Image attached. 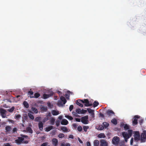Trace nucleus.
I'll return each mask as SVG.
<instances>
[{
  "mask_svg": "<svg viewBox=\"0 0 146 146\" xmlns=\"http://www.w3.org/2000/svg\"><path fill=\"white\" fill-rule=\"evenodd\" d=\"M133 132V131L132 130L129 129L128 130V133L127 132L125 131L122 132V135L124 137L125 142H127L128 139L131 136Z\"/></svg>",
  "mask_w": 146,
  "mask_h": 146,
  "instance_id": "f257e3e1",
  "label": "nucleus"
},
{
  "mask_svg": "<svg viewBox=\"0 0 146 146\" xmlns=\"http://www.w3.org/2000/svg\"><path fill=\"white\" fill-rule=\"evenodd\" d=\"M88 115H86L81 118V121L82 123L84 124H88L89 123V121L88 120Z\"/></svg>",
  "mask_w": 146,
  "mask_h": 146,
  "instance_id": "f03ea898",
  "label": "nucleus"
},
{
  "mask_svg": "<svg viewBox=\"0 0 146 146\" xmlns=\"http://www.w3.org/2000/svg\"><path fill=\"white\" fill-rule=\"evenodd\" d=\"M119 138L117 136L113 137L112 140V143L114 145H117L119 142Z\"/></svg>",
  "mask_w": 146,
  "mask_h": 146,
  "instance_id": "7ed1b4c3",
  "label": "nucleus"
},
{
  "mask_svg": "<svg viewBox=\"0 0 146 146\" xmlns=\"http://www.w3.org/2000/svg\"><path fill=\"white\" fill-rule=\"evenodd\" d=\"M141 140L143 142H145L146 140V131H143L141 135Z\"/></svg>",
  "mask_w": 146,
  "mask_h": 146,
  "instance_id": "20e7f679",
  "label": "nucleus"
},
{
  "mask_svg": "<svg viewBox=\"0 0 146 146\" xmlns=\"http://www.w3.org/2000/svg\"><path fill=\"white\" fill-rule=\"evenodd\" d=\"M82 103L85 104L84 106L86 107L91 106L92 105V104L89 103V101L87 99H84V100H82Z\"/></svg>",
  "mask_w": 146,
  "mask_h": 146,
  "instance_id": "39448f33",
  "label": "nucleus"
},
{
  "mask_svg": "<svg viewBox=\"0 0 146 146\" xmlns=\"http://www.w3.org/2000/svg\"><path fill=\"white\" fill-rule=\"evenodd\" d=\"M140 139V135L139 132L135 131L134 133V140L136 141H138Z\"/></svg>",
  "mask_w": 146,
  "mask_h": 146,
  "instance_id": "423d86ee",
  "label": "nucleus"
},
{
  "mask_svg": "<svg viewBox=\"0 0 146 146\" xmlns=\"http://www.w3.org/2000/svg\"><path fill=\"white\" fill-rule=\"evenodd\" d=\"M23 140H24L23 138L21 137H18L17 139L15 140V142L17 145H19L22 143Z\"/></svg>",
  "mask_w": 146,
  "mask_h": 146,
  "instance_id": "0eeeda50",
  "label": "nucleus"
},
{
  "mask_svg": "<svg viewBox=\"0 0 146 146\" xmlns=\"http://www.w3.org/2000/svg\"><path fill=\"white\" fill-rule=\"evenodd\" d=\"M140 116L138 115H135L134 116L133 120L132 121L133 124L134 125H136L137 124V119L139 118Z\"/></svg>",
  "mask_w": 146,
  "mask_h": 146,
  "instance_id": "6e6552de",
  "label": "nucleus"
},
{
  "mask_svg": "<svg viewBox=\"0 0 146 146\" xmlns=\"http://www.w3.org/2000/svg\"><path fill=\"white\" fill-rule=\"evenodd\" d=\"M52 143L54 146H57L58 145V141L56 138H53L52 140Z\"/></svg>",
  "mask_w": 146,
  "mask_h": 146,
  "instance_id": "1a4fd4ad",
  "label": "nucleus"
},
{
  "mask_svg": "<svg viewBox=\"0 0 146 146\" xmlns=\"http://www.w3.org/2000/svg\"><path fill=\"white\" fill-rule=\"evenodd\" d=\"M101 144L100 146H108V144L107 142L104 139H101L100 141Z\"/></svg>",
  "mask_w": 146,
  "mask_h": 146,
  "instance_id": "9d476101",
  "label": "nucleus"
},
{
  "mask_svg": "<svg viewBox=\"0 0 146 146\" xmlns=\"http://www.w3.org/2000/svg\"><path fill=\"white\" fill-rule=\"evenodd\" d=\"M6 111L5 110L3 109H1L0 110V112L3 118H5L6 117L5 113Z\"/></svg>",
  "mask_w": 146,
  "mask_h": 146,
  "instance_id": "9b49d317",
  "label": "nucleus"
},
{
  "mask_svg": "<svg viewBox=\"0 0 146 146\" xmlns=\"http://www.w3.org/2000/svg\"><path fill=\"white\" fill-rule=\"evenodd\" d=\"M106 114L109 116H112L114 115L115 113L114 112L111 110H108L106 111Z\"/></svg>",
  "mask_w": 146,
  "mask_h": 146,
  "instance_id": "f8f14e48",
  "label": "nucleus"
},
{
  "mask_svg": "<svg viewBox=\"0 0 146 146\" xmlns=\"http://www.w3.org/2000/svg\"><path fill=\"white\" fill-rule=\"evenodd\" d=\"M53 94L52 92H51L50 94H44L43 95V98L44 99L48 98L50 96H52L53 95Z\"/></svg>",
  "mask_w": 146,
  "mask_h": 146,
  "instance_id": "ddd939ff",
  "label": "nucleus"
},
{
  "mask_svg": "<svg viewBox=\"0 0 146 146\" xmlns=\"http://www.w3.org/2000/svg\"><path fill=\"white\" fill-rule=\"evenodd\" d=\"M38 127L40 131H42L43 129V124L42 121H40L38 123Z\"/></svg>",
  "mask_w": 146,
  "mask_h": 146,
  "instance_id": "4468645a",
  "label": "nucleus"
},
{
  "mask_svg": "<svg viewBox=\"0 0 146 146\" xmlns=\"http://www.w3.org/2000/svg\"><path fill=\"white\" fill-rule=\"evenodd\" d=\"M40 96V94L38 93H36L35 94L34 96H29L30 98H37Z\"/></svg>",
  "mask_w": 146,
  "mask_h": 146,
  "instance_id": "2eb2a0df",
  "label": "nucleus"
},
{
  "mask_svg": "<svg viewBox=\"0 0 146 146\" xmlns=\"http://www.w3.org/2000/svg\"><path fill=\"white\" fill-rule=\"evenodd\" d=\"M82 100L81 99H79L76 100V104L82 107H83V104L81 103L82 102Z\"/></svg>",
  "mask_w": 146,
  "mask_h": 146,
  "instance_id": "dca6fc26",
  "label": "nucleus"
},
{
  "mask_svg": "<svg viewBox=\"0 0 146 146\" xmlns=\"http://www.w3.org/2000/svg\"><path fill=\"white\" fill-rule=\"evenodd\" d=\"M68 123V121L65 119L62 120L61 121V123L62 125H66Z\"/></svg>",
  "mask_w": 146,
  "mask_h": 146,
  "instance_id": "f3484780",
  "label": "nucleus"
},
{
  "mask_svg": "<svg viewBox=\"0 0 146 146\" xmlns=\"http://www.w3.org/2000/svg\"><path fill=\"white\" fill-rule=\"evenodd\" d=\"M51 113L53 115H56L60 113L59 111L54 110H52Z\"/></svg>",
  "mask_w": 146,
  "mask_h": 146,
  "instance_id": "a211bd4d",
  "label": "nucleus"
},
{
  "mask_svg": "<svg viewBox=\"0 0 146 146\" xmlns=\"http://www.w3.org/2000/svg\"><path fill=\"white\" fill-rule=\"evenodd\" d=\"M12 129L11 127L9 125L7 126L5 128L6 132L9 133Z\"/></svg>",
  "mask_w": 146,
  "mask_h": 146,
  "instance_id": "6ab92c4d",
  "label": "nucleus"
},
{
  "mask_svg": "<svg viewBox=\"0 0 146 146\" xmlns=\"http://www.w3.org/2000/svg\"><path fill=\"white\" fill-rule=\"evenodd\" d=\"M60 98L61 101L63 102V104H65L66 102L67 101L64 97L62 96L60 97Z\"/></svg>",
  "mask_w": 146,
  "mask_h": 146,
  "instance_id": "aec40b11",
  "label": "nucleus"
},
{
  "mask_svg": "<svg viewBox=\"0 0 146 146\" xmlns=\"http://www.w3.org/2000/svg\"><path fill=\"white\" fill-rule=\"evenodd\" d=\"M26 130L28 132L32 134L33 133V131L31 129V128L30 127H27Z\"/></svg>",
  "mask_w": 146,
  "mask_h": 146,
  "instance_id": "412c9836",
  "label": "nucleus"
},
{
  "mask_svg": "<svg viewBox=\"0 0 146 146\" xmlns=\"http://www.w3.org/2000/svg\"><path fill=\"white\" fill-rule=\"evenodd\" d=\"M70 92L69 91H68L67 92V93L65 95V96L66 98L68 100L69 99L70 97Z\"/></svg>",
  "mask_w": 146,
  "mask_h": 146,
  "instance_id": "4be33fe9",
  "label": "nucleus"
},
{
  "mask_svg": "<svg viewBox=\"0 0 146 146\" xmlns=\"http://www.w3.org/2000/svg\"><path fill=\"white\" fill-rule=\"evenodd\" d=\"M61 130L65 132L68 131V130L67 128L65 126L62 127L60 128Z\"/></svg>",
  "mask_w": 146,
  "mask_h": 146,
  "instance_id": "5701e85b",
  "label": "nucleus"
},
{
  "mask_svg": "<svg viewBox=\"0 0 146 146\" xmlns=\"http://www.w3.org/2000/svg\"><path fill=\"white\" fill-rule=\"evenodd\" d=\"M53 127L52 126H50L46 128L45 131L47 132L50 131L51 130L53 129Z\"/></svg>",
  "mask_w": 146,
  "mask_h": 146,
  "instance_id": "b1692460",
  "label": "nucleus"
},
{
  "mask_svg": "<svg viewBox=\"0 0 146 146\" xmlns=\"http://www.w3.org/2000/svg\"><path fill=\"white\" fill-rule=\"evenodd\" d=\"M98 137L100 138H104L106 137V136L104 133H101L98 135Z\"/></svg>",
  "mask_w": 146,
  "mask_h": 146,
  "instance_id": "393cba45",
  "label": "nucleus"
},
{
  "mask_svg": "<svg viewBox=\"0 0 146 146\" xmlns=\"http://www.w3.org/2000/svg\"><path fill=\"white\" fill-rule=\"evenodd\" d=\"M94 146H98L99 145V141L97 140H95L94 142Z\"/></svg>",
  "mask_w": 146,
  "mask_h": 146,
  "instance_id": "a878e982",
  "label": "nucleus"
},
{
  "mask_svg": "<svg viewBox=\"0 0 146 146\" xmlns=\"http://www.w3.org/2000/svg\"><path fill=\"white\" fill-rule=\"evenodd\" d=\"M23 104L26 108H27L29 107V104L27 102L24 101L23 102Z\"/></svg>",
  "mask_w": 146,
  "mask_h": 146,
  "instance_id": "bb28decb",
  "label": "nucleus"
},
{
  "mask_svg": "<svg viewBox=\"0 0 146 146\" xmlns=\"http://www.w3.org/2000/svg\"><path fill=\"white\" fill-rule=\"evenodd\" d=\"M102 124L104 127L105 128L108 127L109 125V124L106 122H104Z\"/></svg>",
  "mask_w": 146,
  "mask_h": 146,
  "instance_id": "cd10ccee",
  "label": "nucleus"
},
{
  "mask_svg": "<svg viewBox=\"0 0 146 146\" xmlns=\"http://www.w3.org/2000/svg\"><path fill=\"white\" fill-rule=\"evenodd\" d=\"M111 122L115 125H117V120L115 118L112 119L111 120Z\"/></svg>",
  "mask_w": 146,
  "mask_h": 146,
  "instance_id": "c85d7f7f",
  "label": "nucleus"
},
{
  "mask_svg": "<svg viewBox=\"0 0 146 146\" xmlns=\"http://www.w3.org/2000/svg\"><path fill=\"white\" fill-rule=\"evenodd\" d=\"M31 110L35 113H38V111L37 109L35 108L32 107Z\"/></svg>",
  "mask_w": 146,
  "mask_h": 146,
  "instance_id": "c756f323",
  "label": "nucleus"
},
{
  "mask_svg": "<svg viewBox=\"0 0 146 146\" xmlns=\"http://www.w3.org/2000/svg\"><path fill=\"white\" fill-rule=\"evenodd\" d=\"M55 121V119L54 118H51L50 120V124L52 125H53L54 124V122Z\"/></svg>",
  "mask_w": 146,
  "mask_h": 146,
  "instance_id": "7c9ffc66",
  "label": "nucleus"
},
{
  "mask_svg": "<svg viewBox=\"0 0 146 146\" xmlns=\"http://www.w3.org/2000/svg\"><path fill=\"white\" fill-rule=\"evenodd\" d=\"M28 116L30 119L32 120H33L34 119V117L33 115L32 114H31L29 113L28 114Z\"/></svg>",
  "mask_w": 146,
  "mask_h": 146,
  "instance_id": "2f4dec72",
  "label": "nucleus"
},
{
  "mask_svg": "<svg viewBox=\"0 0 146 146\" xmlns=\"http://www.w3.org/2000/svg\"><path fill=\"white\" fill-rule=\"evenodd\" d=\"M15 109V107L14 106H13L11 107V108L8 109L7 110V111L9 112H12Z\"/></svg>",
  "mask_w": 146,
  "mask_h": 146,
  "instance_id": "473e14b6",
  "label": "nucleus"
},
{
  "mask_svg": "<svg viewBox=\"0 0 146 146\" xmlns=\"http://www.w3.org/2000/svg\"><path fill=\"white\" fill-rule=\"evenodd\" d=\"M99 104L98 102L95 101L93 103V107L94 108L96 107Z\"/></svg>",
  "mask_w": 146,
  "mask_h": 146,
  "instance_id": "72a5a7b5",
  "label": "nucleus"
},
{
  "mask_svg": "<svg viewBox=\"0 0 146 146\" xmlns=\"http://www.w3.org/2000/svg\"><path fill=\"white\" fill-rule=\"evenodd\" d=\"M21 117V115L20 114L15 115V119H19Z\"/></svg>",
  "mask_w": 146,
  "mask_h": 146,
  "instance_id": "f704fd0d",
  "label": "nucleus"
},
{
  "mask_svg": "<svg viewBox=\"0 0 146 146\" xmlns=\"http://www.w3.org/2000/svg\"><path fill=\"white\" fill-rule=\"evenodd\" d=\"M59 138H62L64 137V135L62 133H60L58 135Z\"/></svg>",
  "mask_w": 146,
  "mask_h": 146,
  "instance_id": "c9c22d12",
  "label": "nucleus"
},
{
  "mask_svg": "<svg viewBox=\"0 0 146 146\" xmlns=\"http://www.w3.org/2000/svg\"><path fill=\"white\" fill-rule=\"evenodd\" d=\"M98 128L100 130H102L104 129V127L102 125H99L98 126Z\"/></svg>",
  "mask_w": 146,
  "mask_h": 146,
  "instance_id": "e433bc0d",
  "label": "nucleus"
},
{
  "mask_svg": "<svg viewBox=\"0 0 146 146\" xmlns=\"http://www.w3.org/2000/svg\"><path fill=\"white\" fill-rule=\"evenodd\" d=\"M124 130H126L128 129L129 128V127L127 124H125L124 126Z\"/></svg>",
  "mask_w": 146,
  "mask_h": 146,
  "instance_id": "4c0bfd02",
  "label": "nucleus"
},
{
  "mask_svg": "<svg viewBox=\"0 0 146 146\" xmlns=\"http://www.w3.org/2000/svg\"><path fill=\"white\" fill-rule=\"evenodd\" d=\"M65 117L66 118L70 120H72L73 119V118L72 116L68 115H65Z\"/></svg>",
  "mask_w": 146,
  "mask_h": 146,
  "instance_id": "58836bf2",
  "label": "nucleus"
},
{
  "mask_svg": "<svg viewBox=\"0 0 146 146\" xmlns=\"http://www.w3.org/2000/svg\"><path fill=\"white\" fill-rule=\"evenodd\" d=\"M87 110L89 113H92L94 112V111L91 109L90 108H88Z\"/></svg>",
  "mask_w": 146,
  "mask_h": 146,
  "instance_id": "ea45409f",
  "label": "nucleus"
},
{
  "mask_svg": "<svg viewBox=\"0 0 146 146\" xmlns=\"http://www.w3.org/2000/svg\"><path fill=\"white\" fill-rule=\"evenodd\" d=\"M89 128V127L88 126H84L83 127V129L85 132L87 131V130Z\"/></svg>",
  "mask_w": 146,
  "mask_h": 146,
  "instance_id": "a19ab883",
  "label": "nucleus"
},
{
  "mask_svg": "<svg viewBox=\"0 0 146 146\" xmlns=\"http://www.w3.org/2000/svg\"><path fill=\"white\" fill-rule=\"evenodd\" d=\"M82 127L80 125H79L77 128V130L78 131L80 132L82 131Z\"/></svg>",
  "mask_w": 146,
  "mask_h": 146,
  "instance_id": "79ce46f5",
  "label": "nucleus"
},
{
  "mask_svg": "<svg viewBox=\"0 0 146 146\" xmlns=\"http://www.w3.org/2000/svg\"><path fill=\"white\" fill-rule=\"evenodd\" d=\"M81 110L80 108H78L76 110V112L78 114L81 113Z\"/></svg>",
  "mask_w": 146,
  "mask_h": 146,
  "instance_id": "37998d69",
  "label": "nucleus"
},
{
  "mask_svg": "<svg viewBox=\"0 0 146 146\" xmlns=\"http://www.w3.org/2000/svg\"><path fill=\"white\" fill-rule=\"evenodd\" d=\"M17 128L16 127H14L13 129L12 132L13 133H17Z\"/></svg>",
  "mask_w": 146,
  "mask_h": 146,
  "instance_id": "c03bdc74",
  "label": "nucleus"
},
{
  "mask_svg": "<svg viewBox=\"0 0 146 146\" xmlns=\"http://www.w3.org/2000/svg\"><path fill=\"white\" fill-rule=\"evenodd\" d=\"M27 94L31 96L33 94V92L31 90H30L28 91Z\"/></svg>",
  "mask_w": 146,
  "mask_h": 146,
  "instance_id": "a18cd8bd",
  "label": "nucleus"
},
{
  "mask_svg": "<svg viewBox=\"0 0 146 146\" xmlns=\"http://www.w3.org/2000/svg\"><path fill=\"white\" fill-rule=\"evenodd\" d=\"M42 110L44 111H46L47 110V108L46 107H45L44 106H43L41 108Z\"/></svg>",
  "mask_w": 146,
  "mask_h": 146,
  "instance_id": "49530a36",
  "label": "nucleus"
},
{
  "mask_svg": "<svg viewBox=\"0 0 146 146\" xmlns=\"http://www.w3.org/2000/svg\"><path fill=\"white\" fill-rule=\"evenodd\" d=\"M41 117H36L35 119V121H38L41 119Z\"/></svg>",
  "mask_w": 146,
  "mask_h": 146,
  "instance_id": "de8ad7c7",
  "label": "nucleus"
},
{
  "mask_svg": "<svg viewBox=\"0 0 146 146\" xmlns=\"http://www.w3.org/2000/svg\"><path fill=\"white\" fill-rule=\"evenodd\" d=\"M74 108V106L73 105H71L69 107V110L70 111H71L73 110Z\"/></svg>",
  "mask_w": 146,
  "mask_h": 146,
  "instance_id": "09e8293b",
  "label": "nucleus"
},
{
  "mask_svg": "<svg viewBox=\"0 0 146 146\" xmlns=\"http://www.w3.org/2000/svg\"><path fill=\"white\" fill-rule=\"evenodd\" d=\"M87 112V110L84 109H82L81 110V113L84 114Z\"/></svg>",
  "mask_w": 146,
  "mask_h": 146,
  "instance_id": "8fccbe9b",
  "label": "nucleus"
},
{
  "mask_svg": "<svg viewBox=\"0 0 146 146\" xmlns=\"http://www.w3.org/2000/svg\"><path fill=\"white\" fill-rule=\"evenodd\" d=\"M143 121V119H140L139 121V122L140 125H141Z\"/></svg>",
  "mask_w": 146,
  "mask_h": 146,
  "instance_id": "3c124183",
  "label": "nucleus"
},
{
  "mask_svg": "<svg viewBox=\"0 0 146 146\" xmlns=\"http://www.w3.org/2000/svg\"><path fill=\"white\" fill-rule=\"evenodd\" d=\"M48 119H49L48 118V117H45L44 118L43 120V121L44 122H45V121H46Z\"/></svg>",
  "mask_w": 146,
  "mask_h": 146,
  "instance_id": "603ef678",
  "label": "nucleus"
},
{
  "mask_svg": "<svg viewBox=\"0 0 146 146\" xmlns=\"http://www.w3.org/2000/svg\"><path fill=\"white\" fill-rule=\"evenodd\" d=\"M48 144V143L47 142H46L43 143L41 145V146H46Z\"/></svg>",
  "mask_w": 146,
  "mask_h": 146,
  "instance_id": "864d4df0",
  "label": "nucleus"
},
{
  "mask_svg": "<svg viewBox=\"0 0 146 146\" xmlns=\"http://www.w3.org/2000/svg\"><path fill=\"white\" fill-rule=\"evenodd\" d=\"M28 141L27 140H25L24 139L23 140V142H22V143H25V144H27L28 143Z\"/></svg>",
  "mask_w": 146,
  "mask_h": 146,
  "instance_id": "5fc2aeb1",
  "label": "nucleus"
},
{
  "mask_svg": "<svg viewBox=\"0 0 146 146\" xmlns=\"http://www.w3.org/2000/svg\"><path fill=\"white\" fill-rule=\"evenodd\" d=\"M21 135L22 136L21 137L23 138L24 139V138H26L28 137L27 135H24L21 134Z\"/></svg>",
  "mask_w": 146,
  "mask_h": 146,
  "instance_id": "6e6d98bb",
  "label": "nucleus"
},
{
  "mask_svg": "<svg viewBox=\"0 0 146 146\" xmlns=\"http://www.w3.org/2000/svg\"><path fill=\"white\" fill-rule=\"evenodd\" d=\"M133 138H131V140H130V144L131 145H133Z\"/></svg>",
  "mask_w": 146,
  "mask_h": 146,
  "instance_id": "4d7b16f0",
  "label": "nucleus"
},
{
  "mask_svg": "<svg viewBox=\"0 0 146 146\" xmlns=\"http://www.w3.org/2000/svg\"><path fill=\"white\" fill-rule=\"evenodd\" d=\"M72 126L75 129H76V128L77 125L76 123H74L72 124Z\"/></svg>",
  "mask_w": 146,
  "mask_h": 146,
  "instance_id": "13d9d810",
  "label": "nucleus"
},
{
  "mask_svg": "<svg viewBox=\"0 0 146 146\" xmlns=\"http://www.w3.org/2000/svg\"><path fill=\"white\" fill-rule=\"evenodd\" d=\"M91 114V117H92L93 118H94V117H95V114H94V112H93V113H90Z\"/></svg>",
  "mask_w": 146,
  "mask_h": 146,
  "instance_id": "bf43d9fd",
  "label": "nucleus"
},
{
  "mask_svg": "<svg viewBox=\"0 0 146 146\" xmlns=\"http://www.w3.org/2000/svg\"><path fill=\"white\" fill-rule=\"evenodd\" d=\"M100 117H102L103 118L104 117V115L102 113H100Z\"/></svg>",
  "mask_w": 146,
  "mask_h": 146,
  "instance_id": "052dcab7",
  "label": "nucleus"
},
{
  "mask_svg": "<svg viewBox=\"0 0 146 146\" xmlns=\"http://www.w3.org/2000/svg\"><path fill=\"white\" fill-rule=\"evenodd\" d=\"M75 120H76V121L78 122H80L81 121L80 119L79 118H75Z\"/></svg>",
  "mask_w": 146,
  "mask_h": 146,
  "instance_id": "680f3d73",
  "label": "nucleus"
},
{
  "mask_svg": "<svg viewBox=\"0 0 146 146\" xmlns=\"http://www.w3.org/2000/svg\"><path fill=\"white\" fill-rule=\"evenodd\" d=\"M72 113L75 116H77V114L76 112H75L74 111H73L72 112Z\"/></svg>",
  "mask_w": 146,
  "mask_h": 146,
  "instance_id": "e2e57ef3",
  "label": "nucleus"
},
{
  "mask_svg": "<svg viewBox=\"0 0 146 146\" xmlns=\"http://www.w3.org/2000/svg\"><path fill=\"white\" fill-rule=\"evenodd\" d=\"M51 113L50 112H49L48 114H47L46 115V117H48V116L49 117H51Z\"/></svg>",
  "mask_w": 146,
  "mask_h": 146,
  "instance_id": "0e129e2a",
  "label": "nucleus"
},
{
  "mask_svg": "<svg viewBox=\"0 0 146 146\" xmlns=\"http://www.w3.org/2000/svg\"><path fill=\"white\" fill-rule=\"evenodd\" d=\"M69 138H71L72 139H73L74 138L73 135H70L69 136Z\"/></svg>",
  "mask_w": 146,
  "mask_h": 146,
  "instance_id": "69168bd1",
  "label": "nucleus"
},
{
  "mask_svg": "<svg viewBox=\"0 0 146 146\" xmlns=\"http://www.w3.org/2000/svg\"><path fill=\"white\" fill-rule=\"evenodd\" d=\"M87 146H91V143L90 142L88 141L87 143Z\"/></svg>",
  "mask_w": 146,
  "mask_h": 146,
  "instance_id": "338daca9",
  "label": "nucleus"
},
{
  "mask_svg": "<svg viewBox=\"0 0 146 146\" xmlns=\"http://www.w3.org/2000/svg\"><path fill=\"white\" fill-rule=\"evenodd\" d=\"M60 146H66V143L63 142L62 143Z\"/></svg>",
  "mask_w": 146,
  "mask_h": 146,
  "instance_id": "774afa93",
  "label": "nucleus"
}]
</instances>
